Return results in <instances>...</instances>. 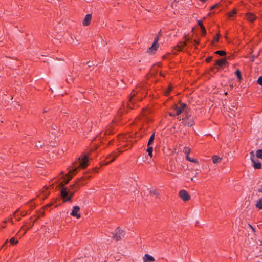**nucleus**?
<instances>
[{"label": "nucleus", "mask_w": 262, "mask_h": 262, "mask_svg": "<svg viewBox=\"0 0 262 262\" xmlns=\"http://www.w3.org/2000/svg\"><path fill=\"white\" fill-rule=\"evenodd\" d=\"M88 155H85L82 157H79L77 161H75L73 163V167L72 169L69 170V172L64 177L63 181L61 183L62 188L61 190V196L64 202L70 201V200H67L69 196V191L64 185L68 184L70 180L72 178L73 176L76 174L78 168H86L88 165Z\"/></svg>", "instance_id": "1"}, {"label": "nucleus", "mask_w": 262, "mask_h": 262, "mask_svg": "<svg viewBox=\"0 0 262 262\" xmlns=\"http://www.w3.org/2000/svg\"><path fill=\"white\" fill-rule=\"evenodd\" d=\"M91 176L89 174H85V175L81 178L78 179L77 181L73 185H71L70 187L71 189H73L74 191L68 190L69 191V198L67 199V200H70V202L72 201V198L74 195L75 192L78 190L80 186L84 185V183L82 182V181L86 179H89Z\"/></svg>", "instance_id": "2"}, {"label": "nucleus", "mask_w": 262, "mask_h": 262, "mask_svg": "<svg viewBox=\"0 0 262 262\" xmlns=\"http://www.w3.org/2000/svg\"><path fill=\"white\" fill-rule=\"evenodd\" d=\"M136 92L135 90H133L131 92L130 96L128 98V101L127 103L126 108L124 106V105L122 107L119 108L118 111V115L117 118H120L121 116L124 113H126L127 112L128 109H133V107L132 105H134V102L133 100V98L136 96ZM117 119V118H116Z\"/></svg>", "instance_id": "3"}, {"label": "nucleus", "mask_w": 262, "mask_h": 262, "mask_svg": "<svg viewBox=\"0 0 262 262\" xmlns=\"http://www.w3.org/2000/svg\"><path fill=\"white\" fill-rule=\"evenodd\" d=\"M229 57H226L223 58L219 59L216 60L214 63V67L219 71L221 69H223L225 67H228L229 63L227 61L228 59H229Z\"/></svg>", "instance_id": "4"}, {"label": "nucleus", "mask_w": 262, "mask_h": 262, "mask_svg": "<svg viewBox=\"0 0 262 262\" xmlns=\"http://www.w3.org/2000/svg\"><path fill=\"white\" fill-rule=\"evenodd\" d=\"M119 154L117 151H114L111 154L108 155L105 160L102 161L100 163L101 166L107 165L109 163L113 162L116 158L118 157Z\"/></svg>", "instance_id": "5"}, {"label": "nucleus", "mask_w": 262, "mask_h": 262, "mask_svg": "<svg viewBox=\"0 0 262 262\" xmlns=\"http://www.w3.org/2000/svg\"><path fill=\"white\" fill-rule=\"evenodd\" d=\"M159 40V37L157 36L155 38L154 41L151 46L147 49V52L150 54H155L157 50L159 47L158 41Z\"/></svg>", "instance_id": "6"}, {"label": "nucleus", "mask_w": 262, "mask_h": 262, "mask_svg": "<svg viewBox=\"0 0 262 262\" xmlns=\"http://www.w3.org/2000/svg\"><path fill=\"white\" fill-rule=\"evenodd\" d=\"M178 119L180 121L182 120V123L188 127H191L194 125L195 122L193 119L189 118V117L187 118H182V119L180 117H178Z\"/></svg>", "instance_id": "7"}, {"label": "nucleus", "mask_w": 262, "mask_h": 262, "mask_svg": "<svg viewBox=\"0 0 262 262\" xmlns=\"http://www.w3.org/2000/svg\"><path fill=\"white\" fill-rule=\"evenodd\" d=\"M125 235L124 232L121 230L120 227H118L116 230V233L113 236L114 239L116 241H119L122 239Z\"/></svg>", "instance_id": "8"}, {"label": "nucleus", "mask_w": 262, "mask_h": 262, "mask_svg": "<svg viewBox=\"0 0 262 262\" xmlns=\"http://www.w3.org/2000/svg\"><path fill=\"white\" fill-rule=\"evenodd\" d=\"M179 195L183 201H187L190 199L189 193L185 190H181L179 192Z\"/></svg>", "instance_id": "9"}, {"label": "nucleus", "mask_w": 262, "mask_h": 262, "mask_svg": "<svg viewBox=\"0 0 262 262\" xmlns=\"http://www.w3.org/2000/svg\"><path fill=\"white\" fill-rule=\"evenodd\" d=\"M79 211L80 207L78 206H74L70 214L73 216H76L77 219H79L81 217L80 214L78 213Z\"/></svg>", "instance_id": "10"}, {"label": "nucleus", "mask_w": 262, "mask_h": 262, "mask_svg": "<svg viewBox=\"0 0 262 262\" xmlns=\"http://www.w3.org/2000/svg\"><path fill=\"white\" fill-rule=\"evenodd\" d=\"M92 19V14H88L85 15L84 18L82 21V25L83 26H88L90 24Z\"/></svg>", "instance_id": "11"}, {"label": "nucleus", "mask_w": 262, "mask_h": 262, "mask_svg": "<svg viewBox=\"0 0 262 262\" xmlns=\"http://www.w3.org/2000/svg\"><path fill=\"white\" fill-rule=\"evenodd\" d=\"M246 19L250 22H254L257 18L256 16L251 12L247 13L246 14Z\"/></svg>", "instance_id": "12"}, {"label": "nucleus", "mask_w": 262, "mask_h": 262, "mask_svg": "<svg viewBox=\"0 0 262 262\" xmlns=\"http://www.w3.org/2000/svg\"><path fill=\"white\" fill-rule=\"evenodd\" d=\"M252 162L253 164V166L255 169H260L262 168L261 163L257 159H252Z\"/></svg>", "instance_id": "13"}, {"label": "nucleus", "mask_w": 262, "mask_h": 262, "mask_svg": "<svg viewBox=\"0 0 262 262\" xmlns=\"http://www.w3.org/2000/svg\"><path fill=\"white\" fill-rule=\"evenodd\" d=\"M186 45V42L185 41L180 42L176 46L174 47V50H176L177 52L181 51Z\"/></svg>", "instance_id": "14"}, {"label": "nucleus", "mask_w": 262, "mask_h": 262, "mask_svg": "<svg viewBox=\"0 0 262 262\" xmlns=\"http://www.w3.org/2000/svg\"><path fill=\"white\" fill-rule=\"evenodd\" d=\"M144 262H154L155 259L152 256L146 254L143 257Z\"/></svg>", "instance_id": "15"}, {"label": "nucleus", "mask_w": 262, "mask_h": 262, "mask_svg": "<svg viewBox=\"0 0 262 262\" xmlns=\"http://www.w3.org/2000/svg\"><path fill=\"white\" fill-rule=\"evenodd\" d=\"M115 133L114 128H112L111 126L108 127L105 130L104 135L107 136L112 135Z\"/></svg>", "instance_id": "16"}, {"label": "nucleus", "mask_w": 262, "mask_h": 262, "mask_svg": "<svg viewBox=\"0 0 262 262\" xmlns=\"http://www.w3.org/2000/svg\"><path fill=\"white\" fill-rule=\"evenodd\" d=\"M33 226V223H30L29 224V226H27V225H24L22 227H21V229H24L25 231H24V233L23 234V235L25 234L27 232V231L28 230H29V229H30L31 228H32V227Z\"/></svg>", "instance_id": "17"}, {"label": "nucleus", "mask_w": 262, "mask_h": 262, "mask_svg": "<svg viewBox=\"0 0 262 262\" xmlns=\"http://www.w3.org/2000/svg\"><path fill=\"white\" fill-rule=\"evenodd\" d=\"M155 133L154 132L150 137L148 142V143H147V146H150L153 144L154 141L155 139Z\"/></svg>", "instance_id": "18"}, {"label": "nucleus", "mask_w": 262, "mask_h": 262, "mask_svg": "<svg viewBox=\"0 0 262 262\" xmlns=\"http://www.w3.org/2000/svg\"><path fill=\"white\" fill-rule=\"evenodd\" d=\"M71 75H69V77H67L66 81L68 83H71L73 82L74 76L73 75V72H71Z\"/></svg>", "instance_id": "19"}, {"label": "nucleus", "mask_w": 262, "mask_h": 262, "mask_svg": "<svg viewBox=\"0 0 262 262\" xmlns=\"http://www.w3.org/2000/svg\"><path fill=\"white\" fill-rule=\"evenodd\" d=\"M256 207L262 209V197L259 198L255 204Z\"/></svg>", "instance_id": "20"}, {"label": "nucleus", "mask_w": 262, "mask_h": 262, "mask_svg": "<svg viewBox=\"0 0 262 262\" xmlns=\"http://www.w3.org/2000/svg\"><path fill=\"white\" fill-rule=\"evenodd\" d=\"M174 110L176 112V115L177 116L180 115L183 112V110H181L180 107L179 106H178L177 105H174Z\"/></svg>", "instance_id": "21"}, {"label": "nucleus", "mask_w": 262, "mask_h": 262, "mask_svg": "<svg viewBox=\"0 0 262 262\" xmlns=\"http://www.w3.org/2000/svg\"><path fill=\"white\" fill-rule=\"evenodd\" d=\"M235 74L237 76V78L238 80L239 81H241L243 79V78H242V74H241V71H240V70L239 69H237L235 71Z\"/></svg>", "instance_id": "22"}, {"label": "nucleus", "mask_w": 262, "mask_h": 262, "mask_svg": "<svg viewBox=\"0 0 262 262\" xmlns=\"http://www.w3.org/2000/svg\"><path fill=\"white\" fill-rule=\"evenodd\" d=\"M42 195H43V198L45 199L48 197V196L49 195V191L48 190L47 187H44L43 190H42Z\"/></svg>", "instance_id": "23"}, {"label": "nucleus", "mask_w": 262, "mask_h": 262, "mask_svg": "<svg viewBox=\"0 0 262 262\" xmlns=\"http://www.w3.org/2000/svg\"><path fill=\"white\" fill-rule=\"evenodd\" d=\"M215 54L219 55L221 56H224L226 55V52L224 50H217L214 52Z\"/></svg>", "instance_id": "24"}, {"label": "nucleus", "mask_w": 262, "mask_h": 262, "mask_svg": "<svg viewBox=\"0 0 262 262\" xmlns=\"http://www.w3.org/2000/svg\"><path fill=\"white\" fill-rule=\"evenodd\" d=\"M186 160L194 163H198V161L196 159L190 157L189 156H186Z\"/></svg>", "instance_id": "25"}, {"label": "nucleus", "mask_w": 262, "mask_h": 262, "mask_svg": "<svg viewBox=\"0 0 262 262\" xmlns=\"http://www.w3.org/2000/svg\"><path fill=\"white\" fill-rule=\"evenodd\" d=\"M221 158L217 156H213L212 157V161L214 164H216L219 161H221Z\"/></svg>", "instance_id": "26"}, {"label": "nucleus", "mask_w": 262, "mask_h": 262, "mask_svg": "<svg viewBox=\"0 0 262 262\" xmlns=\"http://www.w3.org/2000/svg\"><path fill=\"white\" fill-rule=\"evenodd\" d=\"M148 148L147 149V152L148 153V155L150 157H152V151H153V148L152 147L150 146H147Z\"/></svg>", "instance_id": "27"}, {"label": "nucleus", "mask_w": 262, "mask_h": 262, "mask_svg": "<svg viewBox=\"0 0 262 262\" xmlns=\"http://www.w3.org/2000/svg\"><path fill=\"white\" fill-rule=\"evenodd\" d=\"M184 153L186 156H189V154L191 152V148L188 147H185L183 149Z\"/></svg>", "instance_id": "28"}, {"label": "nucleus", "mask_w": 262, "mask_h": 262, "mask_svg": "<svg viewBox=\"0 0 262 262\" xmlns=\"http://www.w3.org/2000/svg\"><path fill=\"white\" fill-rule=\"evenodd\" d=\"M172 89V87L171 85H169L168 87V88L165 91V92H164L165 95L166 96H168L170 94Z\"/></svg>", "instance_id": "29"}, {"label": "nucleus", "mask_w": 262, "mask_h": 262, "mask_svg": "<svg viewBox=\"0 0 262 262\" xmlns=\"http://www.w3.org/2000/svg\"><path fill=\"white\" fill-rule=\"evenodd\" d=\"M189 111H190V109L189 108H188V109H186L185 110V111H183V112H184L185 114L184 115V116L183 118H187V117H190V114H189Z\"/></svg>", "instance_id": "30"}, {"label": "nucleus", "mask_w": 262, "mask_h": 262, "mask_svg": "<svg viewBox=\"0 0 262 262\" xmlns=\"http://www.w3.org/2000/svg\"><path fill=\"white\" fill-rule=\"evenodd\" d=\"M256 156L257 158L262 159V149H258L256 151Z\"/></svg>", "instance_id": "31"}, {"label": "nucleus", "mask_w": 262, "mask_h": 262, "mask_svg": "<svg viewBox=\"0 0 262 262\" xmlns=\"http://www.w3.org/2000/svg\"><path fill=\"white\" fill-rule=\"evenodd\" d=\"M9 242L11 245H15L18 243V241L15 239L14 237H12L10 239Z\"/></svg>", "instance_id": "32"}, {"label": "nucleus", "mask_w": 262, "mask_h": 262, "mask_svg": "<svg viewBox=\"0 0 262 262\" xmlns=\"http://www.w3.org/2000/svg\"><path fill=\"white\" fill-rule=\"evenodd\" d=\"M181 110L185 111V110L189 108L186 103H180V106H179Z\"/></svg>", "instance_id": "33"}, {"label": "nucleus", "mask_w": 262, "mask_h": 262, "mask_svg": "<svg viewBox=\"0 0 262 262\" xmlns=\"http://www.w3.org/2000/svg\"><path fill=\"white\" fill-rule=\"evenodd\" d=\"M50 128H51L49 129V131L53 134H55V130L58 129V127L56 125L55 126H50Z\"/></svg>", "instance_id": "34"}, {"label": "nucleus", "mask_w": 262, "mask_h": 262, "mask_svg": "<svg viewBox=\"0 0 262 262\" xmlns=\"http://www.w3.org/2000/svg\"><path fill=\"white\" fill-rule=\"evenodd\" d=\"M236 14V10L235 9H233V10H232L231 11H230L229 13H228V16L229 17H233L234 16V15Z\"/></svg>", "instance_id": "35"}, {"label": "nucleus", "mask_w": 262, "mask_h": 262, "mask_svg": "<svg viewBox=\"0 0 262 262\" xmlns=\"http://www.w3.org/2000/svg\"><path fill=\"white\" fill-rule=\"evenodd\" d=\"M220 36V34L219 33L217 34L216 36H214L213 39L211 42V44L213 45L214 42H217L219 41Z\"/></svg>", "instance_id": "36"}, {"label": "nucleus", "mask_w": 262, "mask_h": 262, "mask_svg": "<svg viewBox=\"0 0 262 262\" xmlns=\"http://www.w3.org/2000/svg\"><path fill=\"white\" fill-rule=\"evenodd\" d=\"M201 31H202V36H205L206 35V30L204 26L201 27Z\"/></svg>", "instance_id": "37"}, {"label": "nucleus", "mask_w": 262, "mask_h": 262, "mask_svg": "<svg viewBox=\"0 0 262 262\" xmlns=\"http://www.w3.org/2000/svg\"><path fill=\"white\" fill-rule=\"evenodd\" d=\"M220 5H221L220 3L215 4V5H214L213 6L211 7L210 10H212L215 8L219 7Z\"/></svg>", "instance_id": "38"}, {"label": "nucleus", "mask_w": 262, "mask_h": 262, "mask_svg": "<svg viewBox=\"0 0 262 262\" xmlns=\"http://www.w3.org/2000/svg\"><path fill=\"white\" fill-rule=\"evenodd\" d=\"M213 59V56H208V57H207L206 59H205V61L209 63L211 61H212Z\"/></svg>", "instance_id": "39"}, {"label": "nucleus", "mask_w": 262, "mask_h": 262, "mask_svg": "<svg viewBox=\"0 0 262 262\" xmlns=\"http://www.w3.org/2000/svg\"><path fill=\"white\" fill-rule=\"evenodd\" d=\"M257 82L259 85L262 86V76L258 78Z\"/></svg>", "instance_id": "40"}, {"label": "nucleus", "mask_w": 262, "mask_h": 262, "mask_svg": "<svg viewBox=\"0 0 262 262\" xmlns=\"http://www.w3.org/2000/svg\"><path fill=\"white\" fill-rule=\"evenodd\" d=\"M250 159H251V161H252V159H255L254 158V151H251L250 152Z\"/></svg>", "instance_id": "41"}, {"label": "nucleus", "mask_w": 262, "mask_h": 262, "mask_svg": "<svg viewBox=\"0 0 262 262\" xmlns=\"http://www.w3.org/2000/svg\"><path fill=\"white\" fill-rule=\"evenodd\" d=\"M98 148V146L97 145H94L93 147H92L90 149V151L91 152H93L94 151H95V150H96Z\"/></svg>", "instance_id": "42"}, {"label": "nucleus", "mask_w": 262, "mask_h": 262, "mask_svg": "<svg viewBox=\"0 0 262 262\" xmlns=\"http://www.w3.org/2000/svg\"><path fill=\"white\" fill-rule=\"evenodd\" d=\"M215 69H216V68H215V67L214 66V67H211V68H210V71L211 72L213 73L214 74H215L217 71H215Z\"/></svg>", "instance_id": "43"}, {"label": "nucleus", "mask_w": 262, "mask_h": 262, "mask_svg": "<svg viewBox=\"0 0 262 262\" xmlns=\"http://www.w3.org/2000/svg\"><path fill=\"white\" fill-rule=\"evenodd\" d=\"M45 215V213L43 211H39V212L38 213V218H39L41 216H43Z\"/></svg>", "instance_id": "44"}, {"label": "nucleus", "mask_w": 262, "mask_h": 262, "mask_svg": "<svg viewBox=\"0 0 262 262\" xmlns=\"http://www.w3.org/2000/svg\"><path fill=\"white\" fill-rule=\"evenodd\" d=\"M197 24H198V25L200 27V28L201 27H202V26H204L203 24L202 21L201 20H198Z\"/></svg>", "instance_id": "45"}, {"label": "nucleus", "mask_w": 262, "mask_h": 262, "mask_svg": "<svg viewBox=\"0 0 262 262\" xmlns=\"http://www.w3.org/2000/svg\"><path fill=\"white\" fill-rule=\"evenodd\" d=\"M36 146L38 148L39 147H42V144H41V141H39L38 143L37 144H36Z\"/></svg>", "instance_id": "46"}, {"label": "nucleus", "mask_w": 262, "mask_h": 262, "mask_svg": "<svg viewBox=\"0 0 262 262\" xmlns=\"http://www.w3.org/2000/svg\"><path fill=\"white\" fill-rule=\"evenodd\" d=\"M54 204L53 203H49L48 204L46 205L44 208L45 209H47L49 207H50L51 206H52Z\"/></svg>", "instance_id": "47"}, {"label": "nucleus", "mask_w": 262, "mask_h": 262, "mask_svg": "<svg viewBox=\"0 0 262 262\" xmlns=\"http://www.w3.org/2000/svg\"><path fill=\"white\" fill-rule=\"evenodd\" d=\"M255 58H256V56L255 55L251 56L250 57L251 61L252 62H254Z\"/></svg>", "instance_id": "48"}, {"label": "nucleus", "mask_w": 262, "mask_h": 262, "mask_svg": "<svg viewBox=\"0 0 262 262\" xmlns=\"http://www.w3.org/2000/svg\"><path fill=\"white\" fill-rule=\"evenodd\" d=\"M150 193L151 194H153L155 195H159V193L157 191H150Z\"/></svg>", "instance_id": "49"}, {"label": "nucleus", "mask_w": 262, "mask_h": 262, "mask_svg": "<svg viewBox=\"0 0 262 262\" xmlns=\"http://www.w3.org/2000/svg\"><path fill=\"white\" fill-rule=\"evenodd\" d=\"M248 226L252 229L253 232H255L254 228L250 224H248Z\"/></svg>", "instance_id": "50"}, {"label": "nucleus", "mask_w": 262, "mask_h": 262, "mask_svg": "<svg viewBox=\"0 0 262 262\" xmlns=\"http://www.w3.org/2000/svg\"><path fill=\"white\" fill-rule=\"evenodd\" d=\"M114 141V139H112L110 140L109 141V142H108V144L109 145H113Z\"/></svg>", "instance_id": "51"}, {"label": "nucleus", "mask_w": 262, "mask_h": 262, "mask_svg": "<svg viewBox=\"0 0 262 262\" xmlns=\"http://www.w3.org/2000/svg\"><path fill=\"white\" fill-rule=\"evenodd\" d=\"M98 169H99L98 168L95 167V168L93 169V171L95 173H97L98 171Z\"/></svg>", "instance_id": "52"}, {"label": "nucleus", "mask_w": 262, "mask_h": 262, "mask_svg": "<svg viewBox=\"0 0 262 262\" xmlns=\"http://www.w3.org/2000/svg\"><path fill=\"white\" fill-rule=\"evenodd\" d=\"M19 210H18V209H17V210H16V211L14 212V216L15 217H16L17 214L18 213V212H19Z\"/></svg>", "instance_id": "53"}, {"label": "nucleus", "mask_w": 262, "mask_h": 262, "mask_svg": "<svg viewBox=\"0 0 262 262\" xmlns=\"http://www.w3.org/2000/svg\"><path fill=\"white\" fill-rule=\"evenodd\" d=\"M257 191L259 192H262V185L260 186V187L258 188Z\"/></svg>", "instance_id": "54"}, {"label": "nucleus", "mask_w": 262, "mask_h": 262, "mask_svg": "<svg viewBox=\"0 0 262 262\" xmlns=\"http://www.w3.org/2000/svg\"><path fill=\"white\" fill-rule=\"evenodd\" d=\"M168 114L171 117H174L175 115H176V114L172 113V112H169Z\"/></svg>", "instance_id": "55"}, {"label": "nucleus", "mask_w": 262, "mask_h": 262, "mask_svg": "<svg viewBox=\"0 0 262 262\" xmlns=\"http://www.w3.org/2000/svg\"><path fill=\"white\" fill-rule=\"evenodd\" d=\"M26 214V213H25L24 212H21L20 215L23 216H25Z\"/></svg>", "instance_id": "56"}, {"label": "nucleus", "mask_w": 262, "mask_h": 262, "mask_svg": "<svg viewBox=\"0 0 262 262\" xmlns=\"http://www.w3.org/2000/svg\"><path fill=\"white\" fill-rule=\"evenodd\" d=\"M258 241H259V242H257V244L258 245H262V242H261V241H260V240H259Z\"/></svg>", "instance_id": "57"}, {"label": "nucleus", "mask_w": 262, "mask_h": 262, "mask_svg": "<svg viewBox=\"0 0 262 262\" xmlns=\"http://www.w3.org/2000/svg\"><path fill=\"white\" fill-rule=\"evenodd\" d=\"M8 243V239L6 240L5 242V243L4 244L3 246H5L6 245V244Z\"/></svg>", "instance_id": "58"}, {"label": "nucleus", "mask_w": 262, "mask_h": 262, "mask_svg": "<svg viewBox=\"0 0 262 262\" xmlns=\"http://www.w3.org/2000/svg\"><path fill=\"white\" fill-rule=\"evenodd\" d=\"M193 41L195 43L196 45L199 44V42L196 40H194Z\"/></svg>", "instance_id": "59"}, {"label": "nucleus", "mask_w": 262, "mask_h": 262, "mask_svg": "<svg viewBox=\"0 0 262 262\" xmlns=\"http://www.w3.org/2000/svg\"><path fill=\"white\" fill-rule=\"evenodd\" d=\"M38 217H37V218H36V219H35V220L33 222V223H33V224H34L35 222H37V220H38Z\"/></svg>", "instance_id": "60"}, {"label": "nucleus", "mask_w": 262, "mask_h": 262, "mask_svg": "<svg viewBox=\"0 0 262 262\" xmlns=\"http://www.w3.org/2000/svg\"><path fill=\"white\" fill-rule=\"evenodd\" d=\"M200 1L202 2H206L207 0H200Z\"/></svg>", "instance_id": "61"}, {"label": "nucleus", "mask_w": 262, "mask_h": 262, "mask_svg": "<svg viewBox=\"0 0 262 262\" xmlns=\"http://www.w3.org/2000/svg\"><path fill=\"white\" fill-rule=\"evenodd\" d=\"M227 94H228V92H225V95H227Z\"/></svg>", "instance_id": "62"}, {"label": "nucleus", "mask_w": 262, "mask_h": 262, "mask_svg": "<svg viewBox=\"0 0 262 262\" xmlns=\"http://www.w3.org/2000/svg\"><path fill=\"white\" fill-rule=\"evenodd\" d=\"M190 180H191V181H193V178H191L190 179Z\"/></svg>", "instance_id": "63"}, {"label": "nucleus", "mask_w": 262, "mask_h": 262, "mask_svg": "<svg viewBox=\"0 0 262 262\" xmlns=\"http://www.w3.org/2000/svg\"><path fill=\"white\" fill-rule=\"evenodd\" d=\"M20 219V217H18V219H16V220H17V221H19Z\"/></svg>", "instance_id": "64"}]
</instances>
